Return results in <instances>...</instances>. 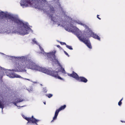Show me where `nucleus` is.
<instances>
[{"label": "nucleus", "mask_w": 125, "mask_h": 125, "mask_svg": "<svg viewBox=\"0 0 125 125\" xmlns=\"http://www.w3.org/2000/svg\"><path fill=\"white\" fill-rule=\"evenodd\" d=\"M13 103L15 105L17 106L16 103H16V101L15 102H14Z\"/></svg>", "instance_id": "nucleus-23"}, {"label": "nucleus", "mask_w": 125, "mask_h": 125, "mask_svg": "<svg viewBox=\"0 0 125 125\" xmlns=\"http://www.w3.org/2000/svg\"><path fill=\"white\" fill-rule=\"evenodd\" d=\"M56 0H54V1H55Z\"/></svg>", "instance_id": "nucleus-32"}, {"label": "nucleus", "mask_w": 125, "mask_h": 125, "mask_svg": "<svg viewBox=\"0 0 125 125\" xmlns=\"http://www.w3.org/2000/svg\"><path fill=\"white\" fill-rule=\"evenodd\" d=\"M64 52L65 53V54L67 56H69V55H68V53L66 52L65 51H64Z\"/></svg>", "instance_id": "nucleus-22"}, {"label": "nucleus", "mask_w": 125, "mask_h": 125, "mask_svg": "<svg viewBox=\"0 0 125 125\" xmlns=\"http://www.w3.org/2000/svg\"><path fill=\"white\" fill-rule=\"evenodd\" d=\"M68 75L69 76L75 78L77 80L79 77L77 74L73 71V72L72 74H68Z\"/></svg>", "instance_id": "nucleus-9"}, {"label": "nucleus", "mask_w": 125, "mask_h": 125, "mask_svg": "<svg viewBox=\"0 0 125 125\" xmlns=\"http://www.w3.org/2000/svg\"><path fill=\"white\" fill-rule=\"evenodd\" d=\"M10 77L12 78L16 77L19 78H22L20 75L16 74L14 73H12L10 74Z\"/></svg>", "instance_id": "nucleus-10"}, {"label": "nucleus", "mask_w": 125, "mask_h": 125, "mask_svg": "<svg viewBox=\"0 0 125 125\" xmlns=\"http://www.w3.org/2000/svg\"><path fill=\"white\" fill-rule=\"evenodd\" d=\"M4 16L8 20H10V21L14 22L18 25L22 26V27L19 28V30L17 29V30L14 31L12 33L24 35L28 34L29 32L30 31H32L31 29L28 26L27 23L24 24L18 18L14 17L11 14H5L3 12L0 11V16Z\"/></svg>", "instance_id": "nucleus-3"}, {"label": "nucleus", "mask_w": 125, "mask_h": 125, "mask_svg": "<svg viewBox=\"0 0 125 125\" xmlns=\"http://www.w3.org/2000/svg\"><path fill=\"white\" fill-rule=\"evenodd\" d=\"M57 47H58V48H60V47H60V45H57Z\"/></svg>", "instance_id": "nucleus-26"}, {"label": "nucleus", "mask_w": 125, "mask_h": 125, "mask_svg": "<svg viewBox=\"0 0 125 125\" xmlns=\"http://www.w3.org/2000/svg\"><path fill=\"white\" fill-rule=\"evenodd\" d=\"M55 52H53L49 53H47V56L48 57H53L54 59V60H52V62H54L56 63V62L58 64L59 66L61 67V71L62 72L65 74H66V73L64 69L62 67L61 65L58 62L57 59L56 58V57L55 55Z\"/></svg>", "instance_id": "nucleus-5"}, {"label": "nucleus", "mask_w": 125, "mask_h": 125, "mask_svg": "<svg viewBox=\"0 0 125 125\" xmlns=\"http://www.w3.org/2000/svg\"><path fill=\"white\" fill-rule=\"evenodd\" d=\"M9 31V32H8V33H10L9 32H10V31Z\"/></svg>", "instance_id": "nucleus-30"}, {"label": "nucleus", "mask_w": 125, "mask_h": 125, "mask_svg": "<svg viewBox=\"0 0 125 125\" xmlns=\"http://www.w3.org/2000/svg\"><path fill=\"white\" fill-rule=\"evenodd\" d=\"M60 43L62 45H66V44L65 42H60Z\"/></svg>", "instance_id": "nucleus-21"}, {"label": "nucleus", "mask_w": 125, "mask_h": 125, "mask_svg": "<svg viewBox=\"0 0 125 125\" xmlns=\"http://www.w3.org/2000/svg\"><path fill=\"white\" fill-rule=\"evenodd\" d=\"M16 100H17L16 101L17 103H20L24 101V100L20 98L17 99Z\"/></svg>", "instance_id": "nucleus-13"}, {"label": "nucleus", "mask_w": 125, "mask_h": 125, "mask_svg": "<svg viewBox=\"0 0 125 125\" xmlns=\"http://www.w3.org/2000/svg\"><path fill=\"white\" fill-rule=\"evenodd\" d=\"M24 106H21V107H23Z\"/></svg>", "instance_id": "nucleus-31"}, {"label": "nucleus", "mask_w": 125, "mask_h": 125, "mask_svg": "<svg viewBox=\"0 0 125 125\" xmlns=\"http://www.w3.org/2000/svg\"><path fill=\"white\" fill-rule=\"evenodd\" d=\"M66 46L67 48L70 50H72L73 49L71 46L66 45Z\"/></svg>", "instance_id": "nucleus-15"}, {"label": "nucleus", "mask_w": 125, "mask_h": 125, "mask_svg": "<svg viewBox=\"0 0 125 125\" xmlns=\"http://www.w3.org/2000/svg\"><path fill=\"white\" fill-rule=\"evenodd\" d=\"M18 58L19 59L22 60L23 59L24 60V61L22 62V64H21V65L20 64H21L20 63H17L16 64V68H18L19 70L21 68L23 67L27 68L28 69H34L42 72L51 75L56 78L62 79L61 77L58 75V72L51 71L45 68L39 67L37 65H36L35 63L31 60L28 59H27L26 60L25 57L22 56Z\"/></svg>", "instance_id": "nucleus-2"}, {"label": "nucleus", "mask_w": 125, "mask_h": 125, "mask_svg": "<svg viewBox=\"0 0 125 125\" xmlns=\"http://www.w3.org/2000/svg\"><path fill=\"white\" fill-rule=\"evenodd\" d=\"M89 31L90 34L91 36L93 37L94 38L97 39L98 40L100 41V38L96 34H95L90 29H89V30H88L87 31Z\"/></svg>", "instance_id": "nucleus-8"}, {"label": "nucleus", "mask_w": 125, "mask_h": 125, "mask_svg": "<svg viewBox=\"0 0 125 125\" xmlns=\"http://www.w3.org/2000/svg\"><path fill=\"white\" fill-rule=\"evenodd\" d=\"M44 103L45 104H46V102H44Z\"/></svg>", "instance_id": "nucleus-29"}, {"label": "nucleus", "mask_w": 125, "mask_h": 125, "mask_svg": "<svg viewBox=\"0 0 125 125\" xmlns=\"http://www.w3.org/2000/svg\"><path fill=\"white\" fill-rule=\"evenodd\" d=\"M123 99V98H122L120 100V101L118 102V104L119 106H120L121 105V104L122 103L121 101Z\"/></svg>", "instance_id": "nucleus-19"}, {"label": "nucleus", "mask_w": 125, "mask_h": 125, "mask_svg": "<svg viewBox=\"0 0 125 125\" xmlns=\"http://www.w3.org/2000/svg\"><path fill=\"white\" fill-rule=\"evenodd\" d=\"M99 16V15H97V17L100 20L101 19V18H100L99 17H98V16Z\"/></svg>", "instance_id": "nucleus-25"}, {"label": "nucleus", "mask_w": 125, "mask_h": 125, "mask_svg": "<svg viewBox=\"0 0 125 125\" xmlns=\"http://www.w3.org/2000/svg\"><path fill=\"white\" fill-rule=\"evenodd\" d=\"M35 40V39H33L32 40V41H33V42H34V43H35L37 45H38L39 44Z\"/></svg>", "instance_id": "nucleus-18"}, {"label": "nucleus", "mask_w": 125, "mask_h": 125, "mask_svg": "<svg viewBox=\"0 0 125 125\" xmlns=\"http://www.w3.org/2000/svg\"><path fill=\"white\" fill-rule=\"evenodd\" d=\"M77 80L84 83H86L87 81V80L86 78L83 77H79Z\"/></svg>", "instance_id": "nucleus-11"}, {"label": "nucleus", "mask_w": 125, "mask_h": 125, "mask_svg": "<svg viewBox=\"0 0 125 125\" xmlns=\"http://www.w3.org/2000/svg\"><path fill=\"white\" fill-rule=\"evenodd\" d=\"M47 91L45 88H43V92L44 93H46L47 92Z\"/></svg>", "instance_id": "nucleus-20"}, {"label": "nucleus", "mask_w": 125, "mask_h": 125, "mask_svg": "<svg viewBox=\"0 0 125 125\" xmlns=\"http://www.w3.org/2000/svg\"><path fill=\"white\" fill-rule=\"evenodd\" d=\"M0 69H1V70H2V69H3V68H2V67H0Z\"/></svg>", "instance_id": "nucleus-28"}, {"label": "nucleus", "mask_w": 125, "mask_h": 125, "mask_svg": "<svg viewBox=\"0 0 125 125\" xmlns=\"http://www.w3.org/2000/svg\"><path fill=\"white\" fill-rule=\"evenodd\" d=\"M21 6L23 8L29 6L32 7L37 8L39 9L43 10L44 11L48 10L47 8L49 9L50 14L48 15L51 18V19L54 22H58V20L57 16L55 15L54 17H53L54 13V8L51 6H44L45 4H47L46 0H22L20 2Z\"/></svg>", "instance_id": "nucleus-1"}, {"label": "nucleus", "mask_w": 125, "mask_h": 125, "mask_svg": "<svg viewBox=\"0 0 125 125\" xmlns=\"http://www.w3.org/2000/svg\"><path fill=\"white\" fill-rule=\"evenodd\" d=\"M65 29L66 31L70 32H72L76 35L79 39L81 41L84 43L90 49H91L92 47L90 41L88 39L83 37V35H81L80 33L81 32H74L70 28L68 27H65Z\"/></svg>", "instance_id": "nucleus-4"}, {"label": "nucleus", "mask_w": 125, "mask_h": 125, "mask_svg": "<svg viewBox=\"0 0 125 125\" xmlns=\"http://www.w3.org/2000/svg\"><path fill=\"white\" fill-rule=\"evenodd\" d=\"M24 79L25 80H28L29 81H30V80L29 79H26V78H24Z\"/></svg>", "instance_id": "nucleus-27"}, {"label": "nucleus", "mask_w": 125, "mask_h": 125, "mask_svg": "<svg viewBox=\"0 0 125 125\" xmlns=\"http://www.w3.org/2000/svg\"><path fill=\"white\" fill-rule=\"evenodd\" d=\"M46 95L49 98H50L52 96V95L51 94H46Z\"/></svg>", "instance_id": "nucleus-16"}, {"label": "nucleus", "mask_w": 125, "mask_h": 125, "mask_svg": "<svg viewBox=\"0 0 125 125\" xmlns=\"http://www.w3.org/2000/svg\"><path fill=\"white\" fill-rule=\"evenodd\" d=\"M38 45L39 46L40 48V49L42 51V52H41V53H42L43 54H44L45 52L43 49L41 47L40 45Z\"/></svg>", "instance_id": "nucleus-14"}, {"label": "nucleus", "mask_w": 125, "mask_h": 125, "mask_svg": "<svg viewBox=\"0 0 125 125\" xmlns=\"http://www.w3.org/2000/svg\"><path fill=\"white\" fill-rule=\"evenodd\" d=\"M12 71H15V72L18 71V70H13Z\"/></svg>", "instance_id": "nucleus-24"}, {"label": "nucleus", "mask_w": 125, "mask_h": 125, "mask_svg": "<svg viewBox=\"0 0 125 125\" xmlns=\"http://www.w3.org/2000/svg\"><path fill=\"white\" fill-rule=\"evenodd\" d=\"M77 23L78 24H79L83 26L84 27H85V28L86 29H87L89 30V28L85 24H83V23H82L80 21L78 22H77Z\"/></svg>", "instance_id": "nucleus-12"}, {"label": "nucleus", "mask_w": 125, "mask_h": 125, "mask_svg": "<svg viewBox=\"0 0 125 125\" xmlns=\"http://www.w3.org/2000/svg\"><path fill=\"white\" fill-rule=\"evenodd\" d=\"M121 122H123L122 121H121Z\"/></svg>", "instance_id": "nucleus-33"}, {"label": "nucleus", "mask_w": 125, "mask_h": 125, "mask_svg": "<svg viewBox=\"0 0 125 125\" xmlns=\"http://www.w3.org/2000/svg\"><path fill=\"white\" fill-rule=\"evenodd\" d=\"M22 116L25 119L28 121L27 124H28V123H35L37 125V123L36 122L39 121V120H37L35 118H33V116H32L31 118H28L25 117L24 115H22Z\"/></svg>", "instance_id": "nucleus-6"}, {"label": "nucleus", "mask_w": 125, "mask_h": 125, "mask_svg": "<svg viewBox=\"0 0 125 125\" xmlns=\"http://www.w3.org/2000/svg\"><path fill=\"white\" fill-rule=\"evenodd\" d=\"M32 87H31L30 88H28L27 90L29 92H30L32 91Z\"/></svg>", "instance_id": "nucleus-17"}, {"label": "nucleus", "mask_w": 125, "mask_h": 125, "mask_svg": "<svg viewBox=\"0 0 125 125\" xmlns=\"http://www.w3.org/2000/svg\"><path fill=\"white\" fill-rule=\"evenodd\" d=\"M66 107V105H64L63 106H62L59 109L56 110L54 116L53 118V120L51 121V122H53L54 120L56 119L58 113L60 111L64 109Z\"/></svg>", "instance_id": "nucleus-7"}]
</instances>
